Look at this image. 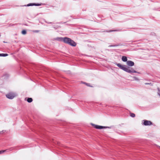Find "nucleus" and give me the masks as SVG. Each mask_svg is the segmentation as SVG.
<instances>
[{
  "label": "nucleus",
  "instance_id": "obj_1",
  "mask_svg": "<svg viewBox=\"0 0 160 160\" xmlns=\"http://www.w3.org/2000/svg\"><path fill=\"white\" fill-rule=\"evenodd\" d=\"M116 64L123 71L130 73H140L139 72H138L135 70L134 69L130 67H128L125 65H122L120 63H116Z\"/></svg>",
  "mask_w": 160,
  "mask_h": 160
},
{
  "label": "nucleus",
  "instance_id": "obj_2",
  "mask_svg": "<svg viewBox=\"0 0 160 160\" xmlns=\"http://www.w3.org/2000/svg\"><path fill=\"white\" fill-rule=\"evenodd\" d=\"M63 42L72 46L75 47L76 45V43L73 40L68 38H64Z\"/></svg>",
  "mask_w": 160,
  "mask_h": 160
},
{
  "label": "nucleus",
  "instance_id": "obj_3",
  "mask_svg": "<svg viewBox=\"0 0 160 160\" xmlns=\"http://www.w3.org/2000/svg\"><path fill=\"white\" fill-rule=\"evenodd\" d=\"M91 125L92 126H93L94 128L97 129H101L103 128H109L108 127H104L101 126H99L97 125H95V124L91 123Z\"/></svg>",
  "mask_w": 160,
  "mask_h": 160
},
{
  "label": "nucleus",
  "instance_id": "obj_4",
  "mask_svg": "<svg viewBox=\"0 0 160 160\" xmlns=\"http://www.w3.org/2000/svg\"><path fill=\"white\" fill-rule=\"evenodd\" d=\"M15 96V94L12 92L9 93L6 95L7 98L10 99H13Z\"/></svg>",
  "mask_w": 160,
  "mask_h": 160
},
{
  "label": "nucleus",
  "instance_id": "obj_5",
  "mask_svg": "<svg viewBox=\"0 0 160 160\" xmlns=\"http://www.w3.org/2000/svg\"><path fill=\"white\" fill-rule=\"evenodd\" d=\"M142 121H143V124L145 126H150L152 124V122L150 121L144 120Z\"/></svg>",
  "mask_w": 160,
  "mask_h": 160
},
{
  "label": "nucleus",
  "instance_id": "obj_6",
  "mask_svg": "<svg viewBox=\"0 0 160 160\" xmlns=\"http://www.w3.org/2000/svg\"><path fill=\"white\" fill-rule=\"evenodd\" d=\"M41 5V3H29L27 5H24L25 6H40Z\"/></svg>",
  "mask_w": 160,
  "mask_h": 160
},
{
  "label": "nucleus",
  "instance_id": "obj_7",
  "mask_svg": "<svg viewBox=\"0 0 160 160\" xmlns=\"http://www.w3.org/2000/svg\"><path fill=\"white\" fill-rule=\"evenodd\" d=\"M127 64L129 67H132L134 65V62L131 61H128L127 62Z\"/></svg>",
  "mask_w": 160,
  "mask_h": 160
},
{
  "label": "nucleus",
  "instance_id": "obj_8",
  "mask_svg": "<svg viewBox=\"0 0 160 160\" xmlns=\"http://www.w3.org/2000/svg\"><path fill=\"white\" fill-rule=\"evenodd\" d=\"M122 60L124 62H126L128 61H127V57L125 56H123L122 57Z\"/></svg>",
  "mask_w": 160,
  "mask_h": 160
},
{
  "label": "nucleus",
  "instance_id": "obj_9",
  "mask_svg": "<svg viewBox=\"0 0 160 160\" xmlns=\"http://www.w3.org/2000/svg\"><path fill=\"white\" fill-rule=\"evenodd\" d=\"M63 38H60V37H57L54 39L55 40L58 41H63Z\"/></svg>",
  "mask_w": 160,
  "mask_h": 160
},
{
  "label": "nucleus",
  "instance_id": "obj_10",
  "mask_svg": "<svg viewBox=\"0 0 160 160\" xmlns=\"http://www.w3.org/2000/svg\"><path fill=\"white\" fill-rule=\"evenodd\" d=\"M11 150H12L8 149H6V150L0 151V154H1L6 151L9 152L10 151H11Z\"/></svg>",
  "mask_w": 160,
  "mask_h": 160
},
{
  "label": "nucleus",
  "instance_id": "obj_11",
  "mask_svg": "<svg viewBox=\"0 0 160 160\" xmlns=\"http://www.w3.org/2000/svg\"><path fill=\"white\" fill-rule=\"evenodd\" d=\"M8 55L7 53H0V57H6Z\"/></svg>",
  "mask_w": 160,
  "mask_h": 160
},
{
  "label": "nucleus",
  "instance_id": "obj_12",
  "mask_svg": "<svg viewBox=\"0 0 160 160\" xmlns=\"http://www.w3.org/2000/svg\"><path fill=\"white\" fill-rule=\"evenodd\" d=\"M27 101L28 102L30 103L32 102V98H28Z\"/></svg>",
  "mask_w": 160,
  "mask_h": 160
},
{
  "label": "nucleus",
  "instance_id": "obj_13",
  "mask_svg": "<svg viewBox=\"0 0 160 160\" xmlns=\"http://www.w3.org/2000/svg\"><path fill=\"white\" fill-rule=\"evenodd\" d=\"M121 45L120 44H116V45H109L108 46V47H116V46H120Z\"/></svg>",
  "mask_w": 160,
  "mask_h": 160
},
{
  "label": "nucleus",
  "instance_id": "obj_14",
  "mask_svg": "<svg viewBox=\"0 0 160 160\" xmlns=\"http://www.w3.org/2000/svg\"><path fill=\"white\" fill-rule=\"evenodd\" d=\"M26 31L25 30H23L22 32V33L23 35L26 34Z\"/></svg>",
  "mask_w": 160,
  "mask_h": 160
},
{
  "label": "nucleus",
  "instance_id": "obj_15",
  "mask_svg": "<svg viewBox=\"0 0 160 160\" xmlns=\"http://www.w3.org/2000/svg\"><path fill=\"white\" fill-rule=\"evenodd\" d=\"M130 116L131 117L134 118L135 117V114L133 113H130Z\"/></svg>",
  "mask_w": 160,
  "mask_h": 160
},
{
  "label": "nucleus",
  "instance_id": "obj_16",
  "mask_svg": "<svg viewBox=\"0 0 160 160\" xmlns=\"http://www.w3.org/2000/svg\"><path fill=\"white\" fill-rule=\"evenodd\" d=\"M158 95L160 97V89L159 88H158Z\"/></svg>",
  "mask_w": 160,
  "mask_h": 160
},
{
  "label": "nucleus",
  "instance_id": "obj_17",
  "mask_svg": "<svg viewBox=\"0 0 160 160\" xmlns=\"http://www.w3.org/2000/svg\"><path fill=\"white\" fill-rule=\"evenodd\" d=\"M133 78H134L136 80H138V79L136 77H133Z\"/></svg>",
  "mask_w": 160,
  "mask_h": 160
},
{
  "label": "nucleus",
  "instance_id": "obj_18",
  "mask_svg": "<svg viewBox=\"0 0 160 160\" xmlns=\"http://www.w3.org/2000/svg\"><path fill=\"white\" fill-rule=\"evenodd\" d=\"M84 83L86 85H87V86H90V85H89V83H86V82H84Z\"/></svg>",
  "mask_w": 160,
  "mask_h": 160
},
{
  "label": "nucleus",
  "instance_id": "obj_19",
  "mask_svg": "<svg viewBox=\"0 0 160 160\" xmlns=\"http://www.w3.org/2000/svg\"><path fill=\"white\" fill-rule=\"evenodd\" d=\"M118 30H112V31H109V32H113V31H117Z\"/></svg>",
  "mask_w": 160,
  "mask_h": 160
},
{
  "label": "nucleus",
  "instance_id": "obj_20",
  "mask_svg": "<svg viewBox=\"0 0 160 160\" xmlns=\"http://www.w3.org/2000/svg\"><path fill=\"white\" fill-rule=\"evenodd\" d=\"M35 32H38L39 31L38 30H36L35 31Z\"/></svg>",
  "mask_w": 160,
  "mask_h": 160
},
{
  "label": "nucleus",
  "instance_id": "obj_21",
  "mask_svg": "<svg viewBox=\"0 0 160 160\" xmlns=\"http://www.w3.org/2000/svg\"><path fill=\"white\" fill-rule=\"evenodd\" d=\"M48 23H51L52 22H47Z\"/></svg>",
  "mask_w": 160,
  "mask_h": 160
},
{
  "label": "nucleus",
  "instance_id": "obj_22",
  "mask_svg": "<svg viewBox=\"0 0 160 160\" xmlns=\"http://www.w3.org/2000/svg\"><path fill=\"white\" fill-rule=\"evenodd\" d=\"M149 83H145V84H148Z\"/></svg>",
  "mask_w": 160,
  "mask_h": 160
}]
</instances>
